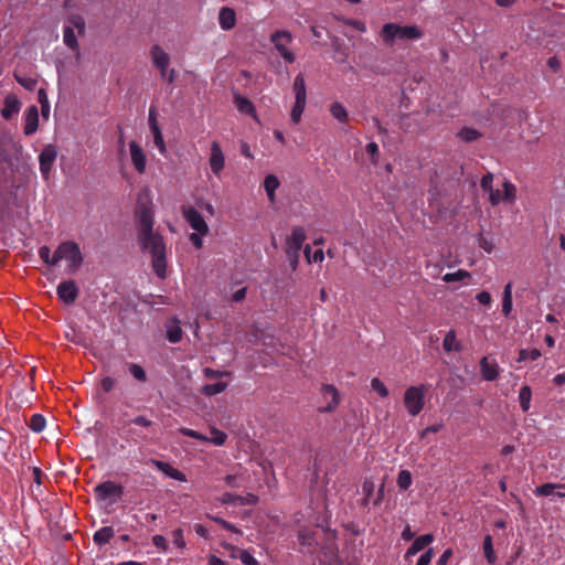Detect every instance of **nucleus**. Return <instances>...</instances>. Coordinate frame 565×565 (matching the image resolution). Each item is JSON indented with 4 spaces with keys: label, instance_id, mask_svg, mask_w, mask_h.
Segmentation results:
<instances>
[{
    "label": "nucleus",
    "instance_id": "nucleus-1",
    "mask_svg": "<svg viewBox=\"0 0 565 565\" xmlns=\"http://www.w3.org/2000/svg\"><path fill=\"white\" fill-rule=\"evenodd\" d=\"M153 211L149 204L138 202L136 210L137 243L143 254L151 255L154 274L167 277V248L162 235L153 230Z\"/></svg>",
    "mask_w": 565,
    "mask_h": 565
},
{
    "label": "nucleus",
    "instance_id": "nucleus-2",
    "mask_svg": "<svg viewBox=\"0 0 565 565\" xmlns=\"http://www.w3.org/2000/svg\"><path fill=\"white\" fill-rule=\"evenodd\" d=\"M61 260L67 262L70 271L77 270L84 262L79 245L73 241L62 242L54 252L53 263L58 264Z\"/></svg>",
    "mask_w": 565,
    "mask_h": 565
},
{
    "label": "nucleus",
    "instance_id": "nucleus-3",
    "mask_svg": "<svg viewBox=\"0 0 565 565\" xmlns=\"http://www.w3.org/2000/svg\"><path fill=\"white\" fill-rule=\"evenodd\" d=\"M427 391L428 387L424 384L412 385L406 388L403 402L411 416L415 417L424 409Z\"/></svg>",
    "mask_w": 565,
    "mask_h": 565
},
{
    "label": "nucleus",
    "instance_id": "nucleus-4",
    "mask_svg": "<svg viewBox=\"0 0 565 565\" xmlns=\"http://www.w3.org/2000/svg\"><path fill=\"white\" fill-rule=\"evenodd\" d=\"M75 29L78 31L79 35H83L85 32V20L79 14H71L67 18V24L64 26L63 32V41L65 45L70 47L72 51L78 53L79 45L74 32Z\"/></svg>",
    "mask_w": 565,
    "mask_h": 565
},
{
    "label": "nucleus",
    "instance_id": "nucleus-5",
    "mask_svg": "<svg viewBox=\"0 0 565 565\" xmlns=\"http://www.w3.org/2000/svg\"><path fill=\"white\" fill-rule=\"evenodd\" d=\"M422 32L413 25L401 26L394 23H387L382 29V38L385 42L394 39H419Z\"/></svg>",
    "mask_w": 565,
    "mask_h": 565
},
{
    "label": "nucleus",
    "instance_id": "nucleus-6",
    "mask_svg": "<svg viewBox=\"0 0 565 565\" xmlns=\"http://www.w3.org/2000/svg\"><path fill=\"white\" fill-rule=\"evenodd\" d=\"M270 41L281 57L288 62L294 63L296 60L295 54L287 47L292 41V35L289 31H276L270 35Z\"/></svg>",
    "mask_w": 565,
    "mask_h": 565
},
{
    "label": "nucleus",
    "instance_id": "nucleus-7",
    "mask_svg": "<svg viewBox=\"0 0 565 565\" xmlns=\"http://www.w3.org/2000/svg\"><path fill=\"white\" fill-rule=\"evenodd\" d=\"M306 232L301 226H295L291 231L290 236L287 237V254L289 258H294L296 265L299 257V252L302 248L303 242L306 241Z\"/></svg>",
    "mask_w": 565,
    "mask_h": 565
},
{
    "label": "nucleus",
    "instance_id": "nucleus-8",
    "mask_svg": "<svg viewBox=\"0 0 565 565\" xmlns=\"http://www.w3.org/2000/svg\"><path fill=\"white\" fill-rule=\"evenodd\" d=\"M179 433L183 436H186V437L200 440V441L212 443L215 446L224 445L227 439V435L217 428L211 429V435H212L211 438L204 436L203 434H201L194 429L186 428V427H181L179 429Z\"/></svg>",
    "mask_w": 565,
    "mask_h": 565
},
{
    "label": "nucleus",
    "instance_id": "nucleus-9",
    "mask_svg": "<svg viewBox=\"0 0 565 565\" xmlns=\"http://www.w3.org/2000/svg\"><path fill=\"white\" fill-rule=\"evenodd\" d=\"M124 493V487L119 483H116L111 480L104 481L98 483L94 488V494L96 500L105 501L110 497H115L116 499L120 498Z\"/></svg>",
    "mask_w": 565,
    "mask_h": 565
},
{
    "label": "nucleus",
    "instance_id": "nucleus-10",
    "mask_svg": "<svg viewBox=\"0 0 565 565\" xmlns=\"http://www.w3.org/2000/svg\"><path fill=\"white\" fill-rule=\"evenodd\" d=\"M182 214L184 220L189 223L191 228L201 235H205L209 232V226L204 221L203 216L193 206H182Z\"/></svg>",
    "mask_w": 565,
    "mask_h": 565
},
{
    "label": "nucleus",
    "instance_id": "nucleus-11",
    "mask_svg": "<svg viewBox=\"0 0 565 565\" xmlns=\"http://www.w3.org/2000/svg\"><path fill=\"white\" fill-rule=\"evenodd\" d=\"M57 298L66 306L73 305L79 295V289L74 280H64L57 285Z\"/></svg>",
    "mask_w": 565,
    "mask_h": 565
},
{
    "label": "nucleus",
    "instance_id": "nucleus-12",
    "mask_svg": "<svg viewBox=\"0 0 565 565\" xmlns=\"http://www.w3.org/2000/svg\"><path fill=\"white\" fill-rule=\"evenodd\" d=\"M57 157V151L54 146L49 145L44 147L39 156L40 171L44 179H49L52 166Z\"/></svg>",
    "mask_w": 565,
    "mask_h": 565
},
{
    "label": "nucleus",
    "instance_id": "nucleus-13",
    "mask_svg": "<svg viewBox=\"0 0 565 565\" xmlns=\"http://www.w3.org/2000/svg\"><path fill=\"white\" fill-rule=\"evenodd\" d=\"M210 168L215 175H218L224 169L225 158L218 142L213 141L211 145V154L209 159Z\"/></svg>",
    "mask_w": 565,
    "mask_h": 565
},
{
    "label": "nucleus",
    "instance_id": "nucleus-14",
    "mask_svg": "<svg viewBox=\"0 0 565 565\" xmlns=\"http://www.w3.org/2000/svg\"><path fill=\"white\" fill-rule=\"evenodd\" d=\"M149 463L152 465L153 467H156L159 471L163 472L166 476H168L174 480H178L181 482L186 481L185 475L182 471L173 468L168 462L157 460V459H150Z\"/></svg>",
    "mask_w": 565,
    "mask_h": 565
},
{
    "label": "nucleus",
    "instance_id": "nucleus-15",
    "mask_svg": "<svg viewBox=\"0 0 565 565\" xmlns=\"http://www.w3.org/2000/svg\"><path fill=\"white\" fill-rule=\"evenodd\" d=\"M131 162L135 169L139 173H143L146 170V156L141 149V147L136 141H130L129 143Z\"/></svg>",
    "mask_w": 565,
    "mask_h": 565
},
{
    "label": "nucleus",
    "instance_id": "nucleus-16",
    "mask_svg": "<svg viewBox=\"0 0 565 565\" xmlns=\"http://www.w3.org/2000/svg\"><path fill=\"white\" fill-rule=\"evenodd\" d=\"M218 23L222 30L230 31L235 26L236 14L231 8L223 7L218 13Z\"/></svg>",
    "mask_w": 565,
    "mask_h": 565
},
{
    "label": "nucleus",
    "instance_id": "nucleus-17",
    "mask_svg": "<svg viewBox=\"0 0 565 565\" xmlns=\"http://www.w3.org/2000/svg\"><path fill=\"white\" fill-rule=\"evenodd\" d=\"M20 102L19 99L13 95H8L4 98L3 107L1 109V116L4 119H11L14 115H17L20 110Z\"/></svg>",
    "mask_w": 565,
    "mask_h": 565
},
{
    "label": "nucleus",
    "instance_id": "nucleus-18",
    "mask_svg": "<svg viewBox=\"0 0 565 565\" xmlns=\"http://www.w3.org/2000/svg\"><path fill=\"white\" fill-rule=\"evenodd\" d=\"M39 127V113L36 106H31L25 113L24 134L26 136L33 135Z\"/></svg>",
    "mask_w": 565,
    "mask_h": 565
},
{
    "label": "nucleus",
    "instance_id": "nucleus-19",
    "mask_svg": "<svg viewBox=\"0 0 565 565\" xmlns=\"http://www.w3.org/2000/svg\"><path fill=\"white\" fill-rule=\"evenodd\" d=\"M434 541L433 534H424L414 540L412 545L408 547L406 552V557H411L420 552L425 546L430 544Z\"/></svg>",
    "mask_w": 565,
    "mask_h": 565
},
{
    "label": "nucleus",
    "instance_id": "nucleus-20",
    "mask_svg": "<svg viewBox=\"0 0 565 565\" xmlns=\"http://www.w3.org/2000/svg\"><path fill=\"white\" fill-rule=\"evenodd\" d=\"M480 369L482 377L486 381H494L499 375V367L497 363H490L487 356L480 360Z\"/></svg>",
    "mask_w": 565,
    "mask_h": 565
},
{
    "label": "nucleus",
    "instance_id": "nucleus-21",
    "mask_svg": "<svg viewBox=\"0 0 565 565\" xmlns=\"http://www.w3.org/2000/svg\"><path fill=\"white\" fill-rule=\"evenodd\" d=\"M151 58L157 68H168L170 57L159 45L151 47Z\"/></svg>",
    "mask_w": 565,
    "mask_h": 565
},
{
    "label": "nucleus",
    "instance_id": "nucleus-22",
    "mask_svg": "<svg viewBox=\"0 0 565 565\" xmlns=\"http://www.w3.org/2000/svg\"><path fill=\"white\" fill-rule=\"evenodd\" d=\"M322 393L326 397H331V402L322 409V412L330 413L335 409L340 399L338 390L330 384H324L322 386Z\"/></svg>",
    "mask_w": 565,
    "mask_h": 565
},
{
    "label": "nucleus",
    "instance_id": "nucleus-23",
    "mask_svg": "<svg viewBox=\"0 0 565 565\" xmlns=\"http://www.w3.org/2000/svg\"><path fill=\"white\" fill-rule=\"evenodd\" d=\"M292 90L295 93V102L307 103V89L303 75L300 73L294 79Z\"/></svg>",
    "mask_w": 565,
    "mask_h": 565
},
{
    "label": "nucleus",
    "instance_id": "nucleus-24",
    "mask_svg": "<svg viewBox=\"0 0 565 565\" xmlns=\"http://www.w3.org/2000/svg\"><path fill=\"white\" fill-rule=\"evenodd\" d=\"M329 111L331 116L340 124H345L349 121V113L340 102H333L330 105Z\"/></svg>",
    "mask_w": 565,
    "mask_h": 565
},
{
    "label": "nucleus",
    "instance_id": "nucleus-25",
    "mask_svg": "<svg viewBox=\"0 0 565 565\" xmlns=\"http://www.w3.org/2000/svg\"><path fill=\"white\" fill-rule=\"evenodd\" d=\"M114 535L115 531L113 526H104L94 533L93 541L95 544L102 546L109 543Z\"/></svg>",
    "mask_w": 565,
    "mask_h": 565
},
{
    "label": "nucleus",
    "instance_id": "nucleus-26",
    "mask_svg": "<svg viewBox=\"0 0 565 565\" xmlns=\"http://www.w3.org/2000/svg\"><path fill=\"white\" fill-rule=\"evenodd\" d=\"M234 103L238 111L246 115H255V106L247 97L234 94Z\"/></svg>",
    "mask_w": 565,
    "mask_h": 565
},
{
    "label": "nucleus",
    "instance_id": "nucleus-27",
    "mask_svg": "<svg viewBox=\"0 0 565 565\" xmlns=\"http://www.w3.org/2000/svg\"><path fill=\"white\" fill-rule=\"evenodd\" d=\"M279 186V180L274 174H268L264 180V189L267 193L268 200L274 203L275 202V192Z\"/></svg>",
    "mask_w": 565,
    "mask_h": 565
},
{
    "label": "nucleus",
    "instance_id": "nucleus-28",
    "mask_svg": "<svg viewBox=\"0 0 565 565\" xmlns=\"http://www.w3.org/2000/svg\"><path fill=\"white\" fill-rule=\"evenodd\" d=\"M443 347L446 352L460 351L461 345L457 341V335L455 330H450L446 333Z\"/></svg>",
    "mask_w": 565,
    "mask_h": 565
},
{
    "label": "nucleus",
    "instance_id": "nucleus-29",
    "mask_svg": "<svg viewBox=\"0 0 565 565\" xmlns=\"http://www.w3.org/2000/svg\"><path fill=\"white\" fill-rule=\"evenodd\" d=\"M512 282H508L503 289L502 312L508 317L512 311Z\"/></svg>",
    "mask_w": 565,
    "mask_h": 565
},
{
    "label": "nucleus",
    "instance_id": "nucleus-30",
    "mask_svg": "<svg viewBox=\"0 0 565 565\" xmlns=\"http://www.w3.org/2000/svg\"><path fill=\"white\" fill-rule=\"evenodd\" d=\"M482 547H483V553H484V557H486L487 562L491 565L495 564L497 555H495V552L493 548L491 535L488 534L484 536Z\"/></svg>",
    "mask_w": 565,
    "mask_h": 565
},
{
    "label": "nucleus",
    "instance_id": "nucleus-31",
    "mask_svg": "<svg viewBox=\"0 0 565 565\" xmlns=\"http://www.w3.org/2000/svg\"><path fill=\"white\" fill-rule=\"evenodd\" d=\"M298 541L299 544L305 547H312L317 544L315 540V532L305 527L298 531Z\"/></svg>",
    "mask_w": 565,
    "mask_h": 565
},
{
    "label": "nucleus",
    "instance_id": "nucleus-32",
    "mask_svg": "<svg viewBox=\"0 0 565 565\" xmlns=\"http://www.w3.org/2000/svg\"><path fill=\"white\" fill-rule=\"evenodd\" d=\"M531 398H532L531 387L529 385L522 386L519 392V401H520V406L523 412H527L530 409Z\"/></svg>",
    "mask_w": 565,
    "mask_h": 565
},
{
    "label": "nucleus",
    "instance_id": "nucleus-33",
    "mask_svg": "<svg viewBox=\"0 0 565 565\" xmlns=\"http://www.w3.org/2000/svg\"><path fill=\"white\" fill-rule=\"evenodd\" d=\"M457 136L465 142H473L478 140L482 135L475 128L463 127L459 130Z\"/></svg>",
    "mask_w": 565,
    "mask_h": 565
},
{
    "label": "nucleus",
    "instance_id": "nucleus-34",
    "mask_svg": "<svg viewBox=\"0 0 565 565\" xmlns=\"http://www.w3.org/2000/svg\"><path fill=\"white\" fill-rule=\"evenodd\" d=\"M226 387H227L226 382H216L213 384H205L202 387V393L205 396H214V395H217V394L224 392L226 390Z\"/></svg>",
    "mask_w": 565,
    "mask_h": 565
},
{
    "label": "nucleus",
    "instance_id": "nucleus-35",
    "mask_svg": "<svg viewBox=\"0 0 565 565\" xmlns=\"http://www.w3.org/2000/svg\"><path fill=\"white\" fill-rule=\"evenodd\" d=\"M46 420L41 414H33L29 422V427L34 433H41L45 428Z\"/></svg>",
    "mask_w": 565,
    "mask_h": 565
},
{
    "label": "nucleus",
    "instance_id": "nucleus-36",
    "mask_svg": "<svg viewBox=\"0 0 565 565\" xmlns=\"http://www.w3.org/2000/svg\"><path fill=\"white\" fill-rule=\"evenodd\" d=\"M556 488H565V484L543 483L535 488L534 493L540 497L551 495Z\"/></svg>",
    "mask_w": 565,
    "mask_h": 565
},
{
    "label": "nucleus",
    "instance_id": "nucleus-37",
    "mask_svg": "<svg viewBox=\"0 0 565 565\" xmlns=\"http://www.w3.org/2000/svg\"><path fill=\"white\" fill-rule=\"evenodd\" d=\"M542 355L541 351L539 349H532V350H526V349H521L519 351V356H518V362H525L527 360H532V361H535L537 360L540 356Z\"/></svg>",
    "mask_w": 565,
    "mask_h": 565
},
{
    "label": "nucleus",
    "instance_id": "nucleus-38",
    "mask_svg": "<svg viewBox=\"0 0 565 565\" xmlns=\"http://www.w3.org/2000/svg\"><path fill=\"white\" fill-rule=\"evenodd\" d=\"M151 132L153 136L154 146L158 148V150L160 151L161 154H164L167 151V147H166V142L163 140V136H162L160 127H154L151 130Z\"/></svg>",
    "mask_w": 565,
    "mask_h": 565
},
{
    "label": "nucleus",
    "instance_id": "nucleus-39",
    "mask_svg": "<svg viewBox=\"0 0 565 565\" xmlns=\"http://www.w3.org/2000/svg\"><path fill=\"white\" fill-rule=\"evenodd\" d=\"M306 105L307 103L295 102V105L290 113V119L295 125L300 122Z\"/></svg>",
    "mask_w": 565,
    "mask_h": 565
},
{
    "label": "nucleus",
    "instance_id": "nucleus-40",
    "mask_svg": "<svg viewBox=\"0 0 565 565\" xmlns=\"http://www.w3.org/2000/svg\"><path fill=\"white\" fill-rule=\"evenodd\" d=\"M470 277V274L467 270L458 269L455 273H447L444 275L443 280L445 282H455V281H461L465 278Z\"/></svg>",
    "mask_w": 565,
    "mask_h": 565
},
{
    "label": "nucleus",
    "instance_id": "nucleus-41",
    "mask_svg": "<svg viewBox=\"0 0 565 565\" xmlns=\"http://www.w3.org/2000/svg\"><path fill=\"white\" fill-rule=\"evenodd\" d=\"M412 484V475L408 470H401L397 476V486L401 490H407Z\"/></svg>",
    "mask_w": 565,
    "mask_h": 565
},
{
    "label": "nucleus",
    "instance_id": "nucleus-42",
    "mask_svg": "<svg viewBox=\"0 0 565 565\" xmlns=\"http://www.w3.org/2000/svg\"><path fill=\"white\" fill-rule=\"evenodd\" d=\"M38 100L41 104V113L43 117H47L50 114V103L44 88H40L38 92Z\"/></svg>",
    "mask_w": 565,
    "mask_h": 565
},
{
    "label": "nucleus",
    "instance_id": "nucleus-43",
    "mask_svg": "<svg viewBox=\"0 0 565 565\" xmlns=\"http://www.w3.org/2000/svg\"><path fill=\"white\" fill-rule=\"evenodd\" d=\"M128 371L137 381H139V382L147 381V374H146L145 370L139 364L129 363Z\"/></svg>",
    "mask_w": 565,
    "mask_h": 565
},
{
    "label": "nucleus",
    "instance_id": "nucleus-44",
    "mask_svg": "<svg viewBox=\"0 0 565 565\" xmlns=\"http://www.w3.org/2000/svg\"><path fill=\"white\" fill-rule=\"evenodd\" d=\"M39 257L41 260L49 266H56L57 263H53L54 254L51 255V248L46 245H43L39 248Z\"/></svg>",
    "mask_w": 565,
    "mask_h": 565
},
{
    "label": "nucleus",
    "instance_id": "nucleus-45",
    "mask_svg": "<svg viewBox=\"0 0 565 565\" xmlns=\"http://www.w3.org/2000/svg\"><path fill=\"white\" fill-rule=\"evenodd\" d=\"M213 522L217 523L220 526H222L224 530L231 531L233 533L242 535L243 532L237 529L234 524L227 522L226 520L220 518V516H209Z\"/></svg>",
    "mask_w": 565,
    "mask_h": 565
},
{
    "label": "nucleus",
    "instance_id": "nucleus-46",
    "mask_svg": "<svg viewBox=\"0 0 565 565\" xmlns=\"http://www.w3.org/2000/svg\"><path fill=\"white\" fill-rule=\"evenodd\" d=\"M167 338L171 343H178L182 339V329L175 324L167 330Z\"/></svg>",
    "mask_w": 565,
    "mask_h": 565
},
{
    "label": "nucleus",
    "instance_id": "nucleus-47",
    "mask_svg": "<svg viewBox=\"0 0 565 565\" xmlns=\"http://www.w3.org/2000/svg\"><path fill=\"white\" fill-rule=\"evenodd\" d=\"M504 195L503 199L508 202H513L516 196V188L510 181L503 183Z\"/></svg>",
    "mask_w": 565,
    "mask_h": 565
},
{
    "label": "nucleus",
    "instance_id": "nucleus-48",
    "mask_svg": "<svg viewBox=\"0 0 565 565\" xmlns=\"http://www.w3.org/2000/svg\"><path fill=\"white\" fill-rule=\"evenodd\" d=\"M371 387L381 396V397H386L388 396V390L386 388V386L384 385V383L377 379V377H374L372 381H371Z\"/></svg>",
    "mask_w": 565,
    "mask_h": 565
},
{
    "label": "nucleus",
    "instance_id": "nucleus-49",
    "mask_svg": "<svg viewBox=\"0 0 565 565\" xmlns=\"http://www.w3.org/2000/svg\"><path fill=\"white\" fill-rule=\"evenodd\" d=\"M203 374L207 379H220V377H223V376H230L231 375V373L228 371H220V370H214V369H211V367H205L203 370Z\"/></svg>",
    "mask_w": 565,
    "mask_h": 565
},
{
    "label": "nucleus",
    "instance_id": "nucleus-50",
    "mask_svg": "<svg viewBox=\"0 0 565 565\" xmlns=\"http://www.w3.org/2000/svg\"><path fill=\"white\" fill-rule=\"evenodd\" d=\"M238 557L244 565H260L259 562L246 550H242Z\"/></svg>",
    "mask_w": 565,
    "mask_h": 565
},
{
    "label": "nucleus",
    "instance_id": "nucleus-51",
    "mask_svg": "<svg viewBox=\"0 0 565 565\" xmlns=\"http://www.w3.org/2000/svg\"><path fill=\"white\" fill-rule=\"evenodd\" d=\"M362 490L365 494V498L363 500V504H367L370 497L372 495L374 491V482L371 479L364 480L362 484Z\"/></svg>",
    "mask_w": 565,
    "mask_h": 565
},
{
    "label": "nucleus",
    "instance_id": "nucleus-52",
    "mask_svg": "<svg viewBox=\"0 0 565 565\" xmlns=\"http://www.w3.org/2000/svg\"><path fill=\"white\" fill-rule=\"evenodd\" d=\"M173 543L179 548L185 547V540L183 536V531L181 529H177L172 533Z\"/></svg>",
    "mask_w": 565,
    "mask_h": 565
},
{
    "label": "nucleus",
    "instance_id": "nucleus-53",
    "mask_svg": "<svg viewBox=\"0 0 565 565\" xmlns=\"http://www.w3.org/2000/svg\"><path fill=\"white\" fill-rule=\"evenodd\" d=\"M239 494H234L230 492H225L221 498L220 502L222 504H238Z\"/></svg>",
    "mask_w": 565,
    "mask_h": 565
},
{
    "label": "nucleus",
    "instance_id": "nucleus-54",
    "mask_svg": "<svg viewBox=\"0 0 565 565\" xmlns=\"http://www.w3.org/2000/svg\"><path fill=\"white\" fill-rule=\"evenodd\" d=\"M492 182H493V174L491 172H488L484 174L480 181V186L483 191L488 192L492 190Z\"/></svg>",
    "mask_w": 565,
    "mask_h": 565
},
{
    "label": "nucleus",
    "instance_id": "nucleus-55",
    "mask_svg": "<svg viewBox=\"0 0 565 565\" xmlns=\"http://www.w3.org/2000/svg\"><path fill=\"white\" fill-rule=\"evenodd\" d=\"M151 541H152V544L157 548H159L163 552H166L168 550V543H167V540L164 536L157 534V535L152 536Z\"/></svg>",
    "mask_w": 565,
    "mask_h": 565
},
{
    "label": "nucleus",
    "instance_id": "nucleus-56",
    "mask_svg": "<svg viewBox=\"0 0 565 565\" xmlns=\"http://www.w3.org/2000/svg\"><path fill=\"white\" fill-rule=\"evenodd\" d=\"M258 498L253 493H247L246 495H241L238 499L239 505H253L256 504Z\"/></svg>",
    "mask_w": 565,
    "mask_h": 565
},
{
    "label": "nucleus",
    "instance_id": "nucleus-57",
    "mask_svg": "<svg viewBox=\"0 0 565 565\" xmlns=\"http://www.w3.org/2000/svg\"><path fill=\"white\" fill-rule=\"evenodd\" d=\"M15 79L21 86L29 90H32L36 84V81L30 77H20L15 75Z\"/></svg>",
    "mask_w": 565,
    "mask_h": 565
},
{
    "label": "nucleus",
    "instance_id": "nucleus-58",
    "mask_svg": "<svg viewBox=\"0 0 565 565\" xmlns=\"http://www.w3.org/2000/svg\"><path fill=\"white\" fill-rule=\"evenodd\" d=\"M488 193L489 201L493 206L498 205L503 200V196L501 195V192L498 189H492L488 191Z\"/></svg>",
    "mask_w": 565,
    "mask_h": 565
},
{
    "label": "nucleus",
    "instance_id": "nucleus-59",
    "mask_svg": "<svg viewBox=\"0 0 565 565\" xmlns=\"http://www.w3.org/2000/svg\"><path fill=\"white\" fill-rule=\"evenodd\" d=\"M366 152L371 156L372 161L374 163H376L377 162V158L376 157L379 156V152H380L377 143L374 142V141L367 143Z\"/></svg>",
    "mask_w": 565,
    "mask_h": 565
},
{
    "label": "nucleus",
    "instance_id": "nucleus-60",
    "mask_svg": "<svg viewBox=\"0 0 565 565\" xmlns=\"http://www.w3.org/2000/svg\"><path fill=\"white\" fill-rule=\"evenodd\" d=\"M434 556L433 548H428L417 561L416 565H429Z\"/></svg>",
    "mask_w": 565,
    "mask_h": 565
},
{
    "label": "nucleus",
    "instance_id": "nucleus-61",
    "mask_svg": "<svg viewBox=\"0 0 565 565\" xmlns=\"http://www.w3.org/2000/svg\"><path fill=\"white\" fill-rule=\"evenodd\" d=\"M116 381L110 376H106L102 380L100 386L104 392L109 393L115 387Z\"/></svg>",
    "mask_w": 565,
    "mask_h": 565
},
{
    "label": "nucleus",
    "instance_id": "nucleus-62",
    "mask_svg": "<svg viewBox=\"0 0 565 565\" xmlns=\"http://www.w3.org/2000/svg\"><path fill=\"white\" fill-rule=\"evenodd\" d=\"M131 424L148 428L152 425V422L146 416L139 415L131 419Z\"/></svg>",
    "mask_w": 565,
    "mask_h": 565
},
{
    "label": "nucleus",
    "instance_id": "nucleus-63",
    "mask_svg": "<svg viewBox=\"0 0 565 565\" xmlns=\"http://www.w3.org/2000/svg\"><path fill=\"white\" fill-rule=\"evenodd\" d=\"M476 299L484 306H490L492 298L491 295L488 291H481L476 296Z\"/></svg>",
    "mask_w": 565,
    "mask_h": 565
},
{
    "label": "nucleus",
    "instance_id": "nucleus-64",
    "mask_svg": "<svg viewBox=\"0 0 565 565\" xmlns=\"http://www.w3.org/2000/svg\"><path fill=\"white\" fill-rule=\"evenodd\" d=\"M441 427H443L441 424H435V425L428 426L419 433V436H420V438H425L427 436V434L438 433L441 429Z\"/></svg>",
    "mask_w": 565,
    "mask_h": 565
}]
</instances>
